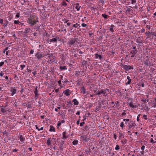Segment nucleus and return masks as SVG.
Listing matches in <instances>:
<instances>
[{"instance_id":"a878e982","label":"nucleus","mask_w":156,"mask_h":156,"mask_svg":"<svg viewBox=\"0 0 156 156\" xmlns=\"http://www.w3.org/2000/svg\"><path fill=\"white\" fill-rule=\"evenodd\" d=\"M76 6L75 8L77 9V11H79L80 9V6H79V4L78 3H77L76 4Z\"/></svg>"},{"instance_id":"ea45409f","label":"nucleus","mask_w":156,"mask_h":156,"mask_svg":"<svg viewBox=\"0 0 156 156\" xmlns=\"http://www.w3.org/2000/svg\"><path fill=\"white\" fill-rule=\"evenodd\" d=\"M131 3L132 4H134L136 2V0H131Z\"/></svg>"},{"instance_id":"338daca9","label":"nucleus","mask_w":156,"mask_h":156,"mask_svg":"<svg viewBox=\"0 0 156 156\" xmlns=\"http://www.w3.org/2000/svg\"><path fill=\"white\" fill-rule=\"evenodd\" d=\"M3 19H0V23L1 24H2L3 23Z\"/></svg>"},{"instance_id":"6e6d98bb","label":"nucleus","mask_w":156,"mask_h":156,"mask_svg":"<svg viewBox=\"0 0 156 156\" xmlns=\"http://www.w3.org/2000/svg\"><path fill=\"white\" fill-rule=\"evenodd\" d=\"M61 125V122H60V121H58V123H57V126H60Z\"/></svg>"},{"instance_id":"bb28decb","label":"nucleus","mask_w":156,"mask_h":156,"mask_svg":"<svg viewBox=\"0 0 156 156\" xmlns=\"http://www.w3.org/2000/svg\"><path fill=\"white\" fill-rule=\"evenodd\" d=\"M49 131L51 132L53 131L55 132V128L52 126H51L49 129Z\"/></svg>"},{"instance_id":"c9c22d12","label":"nucleus","mask_w":156,"mask_h":156,"mask_svg":"<svg viewBox=\"0 0 156 156\" xmlns=\"http://www.w3.org/2000/svg\"><path fill=\"white\" fill-rule=\"evenodd\" d=\"M120 147L119 146L118 144L116 145V147L115 148V149L117 151L119 149Z\"/></svg>"},{"instance_id":"aec40b11","label":"nucleus","mask_w":156,"mask_h":156,"mask_svg":"<svg viewBox=\"0 0 156 156\" xmlns=\"http://www.w3.org/2000/svg\"><path fill=\"white\" fill-rule=\"evenodd\" d=\"M66 132L65 131L63 132L62 133L63 135V137H62V138L64 140H65L66 139L68 136L66 135Z\"/></svg>"},{"instance_id":"79ce46f5","label":"nucleus","mask_w":156,"mask_h":156,"mask_svg":"<svg viewBox=\"0 0 156 156\" xmlns=\"http://www.w3.org/2000/svg\"><path fill=\"white\" fill-rule=\"evenodd\" d=\"M150 142L152 143H156V141H154L153 138H151L150 139Z\"/></svg>"},{"instance_id":"7c9ffc66","label":"nucleus","mask_w":156,"mask_h":156,"mask_svg":"<svg viewBox=\"0 0 156 156\" xmlns=\"http://www.w3.org/2000/svg\"><path fill=\"white\" fill-rule=\"evenodd\" d=\"M60 69L61 70H66L67 68H66V66H60Z\"/></svg>"},{"instance_id":"5fc2aeb1","label":"nucleus","mask_w":156,"mask_h":156,"mask_svg":"<svg viewBox=\"0 0 156 156\" xmlns=\"http://www.w3.org/2000/svg\"><path fill=\"white\" fill-rule=\"evenodd\" d=\"M8 48H9V47H7L6 48H5V49L4 50V51H3V53H5V51L8 49Z\"/></svg>"},{"instance_id":"f3484780","label":"nucleus","mask_w":156,"mask_h":156,"mask_svg":"<svg viewBox=\"0 0 156 156\" xmlns=\"http://www.w3.org/2000/svg\"><path fill=\"white\" fill-rule=\"evenodd\" d=\"M51 138H48L47 142V144L48 146L51 147Z\"/></svg>"},{"instance_id":"69168bd1","label":"nucleus","mask_w":156,"mask_h":156,"mask_svg":"<svg viewBox=\"0 0 156 156\" xmlns=\"http://www.w3.org/2000/svg\"><path fill=\"white\" fill-rule=\"evenodd\" d=\"M32 73L33 74L34 76H35L36 74V72L34 71V72H33Z\"/></svg>"},{"instance_id":"1a4fd4ad","label":"nucleus","mask_w":156,"mask_h":156,"mask_svg":"<svg viewBox=\"0 0 156 156\" xmlns=\"http://www.w3.org/2000/svg\"><path fill=\"white\" fill-rule=\"evenodd\" d=\"M63 93L66 96H69L71 94L70 90L69 89H66L63 92Z\"/></svg>"},{"instance_id":"58836bf2","label":"nucleus","mask_w":156,"mask_h":156,"mask_svg":"<svg viewBox=\"0 0 156 156\" xmlns=\"http://www.w3.org/2000/svg\"><path fill=\"white\" fill-rule=\"evenodd\" d=\"M25 66H26L24 64H23L22 65H21L20 66V67L21 68V70L23 69V68H24L25 67Z\"/></svg>"},{"instance_id":"774afa93","label":"nucleus","mask_w":156,"mask_h":156,"mask_svg":"<svg viewBox=\"0 0 156 156\" xmlns=\"http://www.w3.org/2000/svg\"><path fill=\"white\" fill-rule=\"evenodd\" d=\"M152 35L155 36H156V33L155 32H153L152 33Z\"/></svg>"},{"instance_id":"39448f33","label":"nucleus","mask_w":156,"mask_h":156,"mask_svg":"<svg viewBox=\"0 0 156 156\" xmlns=\"http://www.w3.org/2000/svg\"><path fill=\"white\" fill-rule=\"evenodd\" d=\"M123 68L125 70L128 71L131 69H133V66H131L129 65H124L123 66Z\"/></svg>"},{"instance_id":"473e14b6","label":"nucleus","mask_w":156,"mask_h":156,"mask_svg":"<svg viewBox=\"0 0 156 156\" xmlns=\"http://www.w3.org/2000/svg\"><path fill=\"white\" fill-rule=\"evenodd\" d=\"M52 55H53V54L51 53V54L47 53V54H46V55H45V56H46L48 58H50V57H51V56H52Z\"/></svg>"},{"instance_id":"20e7f679","label":"nucleus","mask_w":156,"mask_h":156,"mask_svg":"<svg viewBox=\"0 0 156 156\" xmlns=\"http://www.w3.org/2000/svg\"><path fill=\"white\" fill-rule=\"evenodd\" d=\"M144 64L146 66H148L150 64L149 59L147 56L144 58L143 60Z\"/></svg>"},{"instance_id":"f704fd0d","label":"nucleus","mask_w":156,"mask_h":156,"mask_svg":"<svg viewBox=\"0 0 156 156\" xmlns=\"http://www.w3.org/2000/svg\"><path fill=\"white\" fill-rule=\"evenodd\" d=\"M101 90H98L97 91H95V94H97V95H99L101 94Z\"/></svg>"},{"instance_id":"5701e85b","label":"nucleus","mask_w":156,"mask_h":156,"mask_svg":"<svg viewBox=\"0 0 156 156\" xmlns=\"http://www.w3.org/2000/svg\"><path fill=\"white\" fill-rule=\"evenodd\" d=\"M49 42H54L55 43H57V39L56 38H52L49 40Z\"/></svg>"},{"instance_id":"412c9836","label":"nucleus","mask_w":156,"mask_h":156,"mask_svg":"<svg viewBox=\"0 0 156 156\" xmlns=\"http://www.w3.org/2000/svg\"><path fill=\"white\" fill-rule=\"evenodd\" d=\"M50 61L51 62H55L56 58L55 56H53L52 58H50Z\"/></svg>"},{"instance_id":"c756f323","label":"nucleus","mask_w":156,"mask_h":156,"mask_svg":"<svg viewBox=\"0 0 156 156\" xmlns=\"http://www.w3.org/2000/svg\"><path fill=\"white\" fill-rule=\"evenodd\" d=\"M85 89L84 87H83L81 88V91L82 92L83 94H84L86 92Z\"/></svg>"},{"instance_id":"13d9d810","label":"nucleus","mask_w":156,"mask_h":156,"mask_svg":"<svg viewBox=\"0 0 156 156\" xmlns=\"http://www.w3.org/2000/svg\"><path fill=\"white\" fill-rule=\"evenodd\" d=\"M62 82L63 83H67V82H68V81L66 79L65 80H64V82H63V81H62Z\"/></svg>"},{"instance_id":"a18cd8bd","label":"nucleus","mask_w":156,"mask_h":156,"mask_svg":"<svg viewBox=\"0 0 156 156\" xmlns=\"http://www.w3.org/2000/svg\"><path fill=\"white\" fill-rule=\"evenodd\" d=\"M26 106L27 107L29 108H30L31 107V105L29 103L27 104Z\"/></svg>"},{"instance_id":"0e129e2a","label":"nucleus","mask_w":156,"mask_h":156,"mask_svg":"<svg viewBox=\"0 0 156 156\" xmlns=\"http://www.w3.org/2000/svg\"><path fill=\"white\" fill-rule=\"evenodd\" d=\"M141 33H144L145 32V29H142L141 30V31H140Z\"/></svg>"},{"instance_id":"9d476101","label":"nucleus","mask_w":156,"mask_h":156,"mask_svg":"<svg viewBox=\"0 0 156 156\" xmlns=\"http://www.w3.org/2000/svg\"><path fill=\"white\" fill-rule=\"evenodd\" d=\"M136 126L135 123H133L130 121V122L128 123L127 126L129 128H131L133 127H134Z\"/></svg>"},{"instance_id":"c03bdc74","label":"nucleus","mask_w":156,"mask_h":156,"mask_svg":"<svg viewBox=\"0 0 156 156\" xmlns=\"http://www.w3.org/2000/svg\"><path fill=\"white\" fill-rule=\"evenodd\" d=\"M145 148V146L144 145H142L141 147V149L142 151H144Z\"/></svg>"},{"instance_id":"4d7b16f0","label":"nucleus","mask_w":156,"mask_h":156,"mask_svg":"<svg viewBox=\"0 0 156 156\" xmlns=\"http://www.w3.org/2000/svg\"><path fill=\"white\" fill-rule=\"evenodd\" d=\"M64 20L65 21L64 22V23H67L69 21V20H68L66 19H65Z\"/></svg>"},{"instance_id":"2f4dec72","label":"nucleus","mask_w":156,"mask_h":156,"mask_svg":"<svg viewBox=\"0 0 156 156\" xmlns=\"http://www.w3.org/2000/svg\"><path fill=\"white\" fill-rule=\"evenodd\" d=\"M14 23L15 24H18L20 25V22L18 20H15L14 21Z\"/></svg>"},{"instance_id":"4468645a","label":"nucleus","mask_w":156,"mask_h":156,"mask_svg":"<svg viewBox=\"0 0 156 156\" xmlns=\"http://www.w3.org/2000/svg\"><path fill=\"white\" fill-rule=\"evenodd\" d=\"M10 90L11 91L12 93L11 94V95L12 96H13L14 94H15L16 93V89L12 87L11 88Z\"/></svg>"},{"instance_id":"09e8293b","label":"nucleus","mask_w":156,"mask_h":156,"mask_svg":"<svg viewBox=\"0 0 156 156\" xmlns=\"http://www.w3.org/2000/svg\"><path fill=\"white\" fill-rule=\"evenodd\" d=\"M140 153L142 155H144V151H140Z\"/></svg>"},{"instance_id":"a211bd4d","label":"nucleus","mask_w":156,"mask_h":156,"mask_svg":"<svg viewBox=\"0 0 156 156\" xmlns=\"http://www.w3.org/2000/svg\"><path fill=\"white\" fill-rule=\"evenodd\" d=\"M127 79L128 80L127 82H126L125 84L126 85H129L130 84L131 82V79H130V77L129 76H127Z\"/></svg>"},{"instance_id":"2eb2a0df","label":"nucleus","mask_w":156,"mask_h":156,"mask_svg":"<svg viewBox=\"0 0 156 156\" xmlns=\"http://www.w3.org/2000/svg\"><path fill=\"white\" fill-rule=\"evenodd\" d=\"M34 93L35 94V99L36 100L38 98V93L37 87H36L35 89V90L34 91Z\"/></svg>"},{"instance_id":"c85d7f7f","label":"nucleus","mask_w":156,"mask_h":156,"mask_svg":"<svg viewBox=\"0 0 156 156\" xmlns=\"http://www.w3.org/2000/svg\"><path fill=\"white\" fill-rule=\"evenodd\" d=\"M102 17L104 18L105 19H108V16L105 13L102 14Z\"/></svg>"},{"instance_id":"b1692460","label":"nucleus","mask_w":156,"mask_h":156,"mask_svg":"<svg viewBox=\"0 0 156 156\" xmlns=\"http://www.w3.org/2000/svg\"><path fill=\"white\" fill-rule=\"evenodd\" d=\"M127 140L126 139H125L124 140H122L121 141V143H122V146L124 145L125 144H126L127 142Z\"/></svg>"},{"instance_id":"f8f14e48","label":"nucleus","mask_w":156,"mask_h":156,"mask_svg":"<svg viewBox=\"0 0 156 156\" xmlns=\"http://www.w3.org/2000/svg\"><path fill=\"white\" fill-rule=\"evenodd\" d=\"M136 42L138 43L140 45H141V44L143 43V40H141L140 37H138L136 40Z\"/></svg>"},{"instance_id":"cd10ccee","label":"nucleus","mask_w":156,"mask_h":156,"mask_svg":"<svg viewBox=\"0 0 156 156\" xmlns=\"http://www.w3.org/2000/svg\"><path fill=\"white\" fill-rule=\"evenodd\" d=\"M78 141L77 140H74L72 142L73 144L74 145H76L78 144Z\"/></svg>"},{"instance_id":"9b49d317","label":"nucleus","mask_w":156,"mask_h":156,"mask_svg":"<svg viewBox=\"0 0 156 156\" xmlns=\"http://www.w3.org/2000/svg\"><path fill=\"white\" fill-rule=\"evenodd\" d=\"M0 111L2 112L3 113L5 114L7 112L5 107L0 106Z\"/></svg>"},{"instance_id":"4be33fe9","label":"nucleus","mask_w":156,"mask_h":156,"mask_svg":"<svg viewBox=\"0 0 156 156\" xmlns=\"http://www.w3.org/2000/svg\"><path fill=\"white\" fill-rule=\"evenodd\" d=\"M73 102L75 105H78L79 104V102L76 99H74L73 100Z\"/></svg>"},{"instance_id":"603ef678","label":"nucleus","mask_w":156,"mask_h":156,"mask_svg":"<svg viewBox=\"0 0 156 156\" xmlns=\"http://www.w3.org/2000/svg\"><path fill=\"white\" fill-rule=\"evenodd\" d=\"M123 121H126V122H129V119H124L123 120Z\"/></svg>"},{"instance_id":"de8ad7c7","label":"nucleus","mask_w":156,"mask_h":156,"mask_svg":"<svg viewBox=\"0 0 156 156\" xmlns=\"http://www.w3.org/2000/svg\"><path fill=\"white\" fill-rule=\"evenodd\" d=\"M81 26L82 27H85L87 26V25L86 24L83 23L81 24Z\"/></svg>"},{"instance_id":"49530a36","label":"nucleus","mask_w":156,"mask_h":156,"mask_svg":"<svg viewBox=\"0 0 156 156\" xmlns=\"http://www.w3.org/2000/svg\"><path fill=\"white\" fill-rule=\"evenodd\" d=\"M85 124V122H82L80 123V126L81 127L83 126V125Z\"/></svg>"},{"instance_id":"8fccbe9b","label":"nucleus","mask_w":156,"mask_h":156,"mask_svg":"<svg viewBox=\"0 0 156 156\" xmlns=\"http://www.w3.org/2000/svg\"><path fill=\"white\" fill-rule=\"evenodd\" d=\"M143 117L144 118L145 120H147V115H143Z\"/></svg>"},{"instance_id":"bf43d9fd","label":"nucleus","mask_w":156,"mask_h":156,"mask_svg":"<svg viewBox=\"0 0 156 156\" xmlns=\"http://www.w3.org/2000/svg\"><path fill=\"white\" fill-rule=\"evenodd\" d=\"M34 52V51L33 50H32L30 51V53L31 54H33Z\"/></svg>"},{"instance_id":"423d86ee","label":"nucleus","mask_w":156,"mask_h":156,"mask_svg":"<svg viewBox=\"0 0 156 156\" xmlns=\"http://www.w3.org/2000/svg\"><path fill=\"white\" fill-rule=\"evenodd\" d=\"M35 56L37 57V59L38 60L41 59L43 57V55L39 51L37 52L35 54Z\"/></svg>"},{"instance_id":"680f3d73","label":"nucleus","mask_w":156,"mask_h":156,"mask_svg":"<svg viewBox=\"0 0 156 156\" xmlns=\"http://www.w3.org/2000/svg\"><path fill=\"white\" fill-rule=\"evenodd\" d=\"M114 138L115 139V140H116L117 139V136L115 134H114L113 136Z\"/></svg>"},{"instance_id":"3c124183","label":"nucleus","mask_w":156,"mask_h":156,"mask_svg":"<svg viewBox=\"0 0 156 156\" xmlns=\"http://www.w3.org/2000/svg\"><path fill=\"white\" fill-rule=\"evenodd\" d=\"M4 62H0V66L2 67L4 64Z\"/></svg>"},{"instance_id":"0eeeda50","label":"nucleus","mask_w":156,"mask_h":156,"mask_svg":"<svg viewBox=\"0 0 156 156\" xmlns=\"http://www.w3.org/2000/svg\"><path fill=\"white\" fill-rule=\"evenodd\" d=\"M127 105H128V106L132 108H136L137 107V104L134 103L132 102L129 103H127Z\"/></svg>"},{"instance_id":"37998d69","label":"nucleus","mask_w":156,"mask_h":156,"mask_svg":"<svg viewBox=\"0 0 156 156\" xmlns=\"http://www.w3.org/2000/svg\"><path fill=\"white\" fill-rule=\"evenodd\" d=\"M77 25L78 26L79 25V24L77 23H76L75 24H74L73 25V27H74L75 28H77L78 26H76V25Z\"/></svg>"},{"instance_id":"ddd939ff","label":"nucleus","mask_w":156,"mask_h":156,"mask_svg":"<svg viewBox=\"0 0 156 156\" xmlns=\"http://www.w3.org/2000/svg\"><path fill=\"white\" fill-rule=\"evenodd\" d=\"M130 53L132 54L131 56V58H133L135 55L137 53V50H132L130 51Z\"/></svg>"},{"instance_id":"f257e3e1","label":"nucleus","mask_w":156,"mask_h":156,"mask_svg":"<svg viewBox=\"0 0 156 156\" xmlns=\"http://www.w3.org/2000/svg\"><path fill=\"white\" fill-rule=\"evenodd\" d=\"M38 20L39 18L37 14L35 13H32L28 16L27 22L31 26H32L35 25L36 23L39 22Z\"/></svg>"},{"instance_id":"f03ea898","label":"nucleus","mask_w":156,"mask_h":156,"mask_svg":"<svg viewBox=\"0 0 156 156\" xmlns=\"http://www.w3.org/2000/svg\"><path fill=\"white\" fill-rule=\"evenodd\" d=\"M78 41V39L77 38H71L68 41L67 44L69 47L72 46H74L77 44L79 43Z\"/></svg>"},{"instance_id":"e2e57ef3","label":"nucleus","mask_w":156,"mask_h":156,"mask_svg":"<svg viewBox=\"0 0 156 156\" xmlns=\"http://www.w3.org/2000/svg\"><path fill=\"white\" fill-rule=\"evenodd\" d=\"M20 14L19 13H17L16 14V16L17 17L19 18L20 17Z\"/></svg>"},{"instance_id":"7ed1b4c3","label":"nucleus","mask_w":156,"mask_h":156,"mask_svg":"<svg viewBox=\"0 0 156 156\" xmlns=\"http://www.w3.org/2000/svg\"><path fill=\"white\" fill-rule=\"evenodd\" d=\"M101 94H102L103 96H106L109 93V90L107 89H104L101 90Z\"/></svg>"},{"instance_id":"4c0bfd02","label":"nucleus","mask_w":156,"mask_h":156,"mask_svg":"<svg viewBox=\"0 0 156 156\" xmlns=\"http://www.w3.org/2000/svg\"><path fill=\"white\" fill-rule=\"evenodd\" d=\"M30 28L26 29L25 30V33H26V34L28 33L30 31Z\"/></svg>"},{"instance_id":"dca6fc26","label":"nucleus","mask_w":156,"mask_h":156,"mask_svg":"<svg viewBox=\"0 0 156 156\" xmlns=\"http://www.w3.org/2000/svg\"><path fill=\"white\" fill-rule=\"evenodd\" d=\"M114 27V26L113 25H111L109 27V31L111 32L112 34H114V30L113 28Z\"/></svg>"},{"instance_id":"6ab92c4d","label":"nucleus","mask_w":156,"mask_h":156,"mask_svg":"<svg viewBox=\"0 0 156 156\" xmlns=\"http://www.w3.org/2000/svg\"><path fill=\"white\" fill-rule=\"evenodd\" d=\"M19 140L21 142H23L25 140V138L22 135H19Z\"/></svg>"},{"instance_id":"6e6552de","label":"nucleus","mask_w":156,"mask_h":156,"mask_svg":"<svg viewBox=\"0 0 156 156\" xmlns=\"http://www.w3.org/2000/svg\"><path fill=\"white\" fill-rule=\"evenodd\" d=\"M80 139L82 140L85 141H88L89 140L88 137L85 135L81 136Z\"/></svg>"},{"instance_id":"052dcab7","label":"nucleus","mask_w":156,"mask_h":156,"mask_svg":"<svg viewBox=\"0 0 156 156\" xmlns=\"http://www.w3.org/2000/svg\"><path fill=\"white\" fill-rule=\"evenodd\" d=\"M146 26V28L147 29L150 30V27L149 26L147 25Z\"/></svg>"},{"instance_id":"e433bc0d","label":"nucleus","mask_w":156,"mask_h":156,"mask_svg":"<svg viewBox=\"0 0 156 156\" xmlns=\"http://www.w3.org/2000/svg\"><path fill=\"white\" fill-rule=\"evenodd\" d=\"M62 6H66L67 5V3L65 2H63L62 3Z\"/></svg>"},{"instance_id":"a19ab883","label":"nucleus","mask_w":156,"mask_h":156,"mask_svg":"<svg viewBox=\"0 0 156 156\" xmlns=\"http://www.w3.org/2000/svg\"><path fill=\"white\" fill-rule=\"evenodd\" d=\"M124 126V124L123 123V122H121L120 123V126L122 128V129H123V126Z\"/></svg>"},{"instance_id":"393cba45","label":"nucleus","mask_w":156,"mask_h":156,"mask_svg":"<svg viewBox=\"0 0 156 156\" xmlns=\"http://www.w3.org/2000/svg\"><path fill=\"white\" fill-rule=\"evenodd\" d=\"M95 55L96 58H99L100 60H101L102 57L101 55H99L97 53L95 54Z\"/></svg>"},{"instance_id":"72a5a7b5","label":"nucleus","mask_w":156,"mask_h":156,"mask_svg":"<svg viewBox=\"0 0 156 156\" xmlns=\"http://www.w3.org/2000/svg\"><path fill=\"white\" fill-rule=\"evenodd\" d=\"M99 2L100 3H101L102 5H104L105 3V0H99Z\"/></svg>"},{"instance_id":"864d4df0","label":"nucleus","mask_w":156,"mask_h":156,"mask_svg":"<svg viewBox=\"0 0 156 156\" xmlns=\"http://www.w3.org/2000/svg\"><path fill=\"white\" fill-rule=\"evenodd\" d=\"M58 85L59 86H61V80H59L58 81Z\"/></svg>"}]
</instances>
